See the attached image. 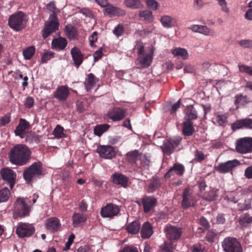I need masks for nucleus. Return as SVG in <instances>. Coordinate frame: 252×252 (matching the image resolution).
Wrapping results in <instances>:
<instances>
[{
	"mask_svg": "<svg viewBox=\"0 0 252 252\" xmlns=\"http://www.w3.org/2000/svg\"><path fill=\"white\" fill-rule=\"evenodd\" d=\"M31 149L26 145L16 144L12 147L8 153L10 162L17 166H23L30 161L31 158Z\"/></svg>",
	"mask_w": 252,
	"mask_h": 252,
	"instance_id": "1",
	"label": "nucleus"
},
{
	"mask_svg": "<svg viewBox=\"0 0 252 252\" xmlns=\"http://www.w3.org/2000/svg\"><path fill=\"white\" fill-rule=\"evenodd\" d=\"M44 174L43 164L38 161L33 162L24 170L23 177L27 183H30L34 177H39Z\"/></svg>",
	"mask_w": 252,
	"mask_h": 252,
	"instance_id": "2",
	"label": "nucleus"
},
{
	"mask_svg": "<svg viewBox=\"0 0 252 252\" xmlns=\"http://www.w3.org/2000/svg\"><path fill=\"white\" fill-rule=\"evenodd\" d=\"M13 218H25L30 215L31 207L28 205L24 198H19L15 201L13 210Z\"/></svg>",
	"mask_w": 252,
	"mask_h": 252,
	"instance_id": "3",
	"label": "nucleus"
},
{
	"mask_svg": "<svg viewBox=\"0 0 252 252\" xmlns=\"http://www.w3.org/2000/svg\"><path fill=\"white\" fill-rule=\"evenodd\" d=\"M25 16L24 13L22 11L12 14L8 19L9 27L17 32L23 30L26 25Z\"/></svg>",
	"mask_w": 252,
	"mask_h": 252,
	"instance_id": "4",
	"label": "nucleus"
},
{
	"mask_svg": "<svg viewBox=\"0 0 252 252\" xmlns=\"http://www.w3.org/2000/svg\"><path fill=\"white\" fill-rule=\"evenodd\" d=\"M182 137L179 136L165 140L161 148L164 155L170 156L181 144Z\"/></svg>",
	"mask_w": 252,
	"mask_h": 252,
	"instance_id": "5",
	"label": "nucleus"
},
{
	"mask_svg": "<svg viewBox=\"0 0 252 252\" xmlns=\"http://www.w3.org/2000/svg\"><path fill=\"white\" fill-rule=\"evenodd\" d=\"M221 246L225 252H243V248L237 239L227 237L221 243Z\"/></svg>",
	"mask_w": 252,
	"mask_h": 252,
	"instance_id": "6",
	"label": "nucleus"
},
{
	"mask_svg": "<svg viewBox=\"0 0 252 252\" xmlns=\"http://www.w3.org/2000/svg\"><path fill=\"white\" fill-rule=\"evenodd\" d=\"M59 27V20L56 14H51L49 20L45 22V27L42 31L43 38L46 39L52 32H54L58 30Z\"/></svg>",
	"mask_w": 252,
	"mask_h": 252,
	"instance_id": "7",
	"label": "nucleus"
},
{
	"mask_svg": "<svg viewBox=\"0 0 252 252\" xmlns=\"http://www.w3.org/2000/svg\"><path fill=\"white\" fill-rule=\"evenodd\" d=\"M235 150L240 154H247L252 152V138L245 137L238 139L235 143Z\"/></svg>",
	"mask_w": 252,
	"mask_h": 252,
	"instance_id": "8",
	"label": "nucleus"
},
{
	"mask_svg": "<svg viewBox=\"0 0 252 252\" xmlns=\"http://www.w3.org/2000/svg\"><path fill=\"white\" fill-rule=\"evenodd\" d=\"M240 165V162L236 159L228 160L225 162L220 163L214 167V169L220 174L231 173L237 166Z\"/></svg>",
	"mask_w": 252,
	"mask_h": 252,
	"instance_id": "9",
	"label": "nucleus"
},
{
	"mask_svg": "<svg viewBox=\"0 0 252 252\" xmlns=\"http://www.w3.org/2000/svg\"><path fill=\"white\" fill-rule=\"evenodd\" d=\"M126 112V109L121 107H114L107 111L105 117L113 122L120 121L125 118Z\"/></svg>",
	"mask_w": 252,
	"mask_h": 252,
	"instance_id": "10",
	"label": "nucleus"
},
{
	"mask_svg": "<svg viewBox=\"0 0 252 252\" xmlns=\"http://www.w3.org/2000/svg\"><path fill=\"white\" fill-rule=\"evenodd\" d=\"M196 200L192 191L189 187L185 188L182 193V207L184 209L195 206Z\"/></svg>",
	"mask_w": 252,
	"mask_h": 252,
	"instance_id": "11",
	"label": "nucleus"
},
{
	"mask_svg": "<svg viewBox=\"0 0 252 252\" xmlns=\"http://www.w3.org/2000/svg\"><path fill=\"white\" fill-rule=\"evenodd\" d=\"M100 157L103 158L111 159L115 158L117 154L115 147L111 145H99L96 150Z\"/></svg>",
	"mask_w": 252,
	"mask_h": 252,
	"instance_id": "12",
	"label": "nucleus"
},
{
	"mask_svg": "<svg viewBox=\"0 0 252 252\" xmlns=\"http://www.w3.org/2000/svg\"><path fill=\"white\" fill-rule=\"evenodd\" d=\"M34 231L33 226L27 223L19 224L16 230V233L20 238L30 237L33 234Z\"/></svg>",
	"mask_w": 252,
	"mask_h": 252,
	"instance_id": "13",
	"label": "nucleus"
},
{
	"mask_svg": "<svg viewBox=\"0 0 252 252\" xmlns=\"http://www.w3.org/2000/svg\"><path fill=\"white\" fill-rule=\"evenodd\" d=\"M0 174L2 179L6 181V183L9 185L11 189H12L15 184L16 174L15 172L8 168H4L1 169Z\"/></svg>",
	"mask_w": 252,
	"mask_h": 252,
	"instance_id": "14",
	"label": "nucleus"
},
{
	"mask_svg": "<svg viewBox=\"0 0 252 252\" xmlns=\"http://www.w3.org/2000/svg\"><path fill=\"white\" fill-rule=\"evenodd\" d=\"M120 212L118 206L109 204L103 207L101 210V215L103 218H111L117 216Z\"/></svg>",
	"mask_w": 252,
	"mask_h": 252,
	"instance_id": "15",
	"label": "nucleus"
},
{
	"mask_svg": "<svg viewBox=\"0 0 252 252\" xmlns=\"http://www.w3.org/2000/svg\"><path fill=\"white\" fill-rule=\"evenodd\" d=\"M165 230L166 232L167 238L171 242L178 240L182 234L181 228L172 225L167 226Z\"/></svg>",
	"mask_w": 252,
	"mask_h": 252,
	"instance_id": "16",
	"label": "nucleus"
},
{
	"mask_svg": "<svg viewBox=\"0 0 252 252\" xmlns=\"http://www.w3.org/2000/svg\"><path fill=\"white\" fill-rule=\"evenodd\" d=\"M144 212L146 213L149 212L157 204V200L152 196H144L141 199Z\"/></svg>",
	"mask_w": 252,
	"mask_h": 252,
	"instance_id": "17",
	"label": "nucleus"
},
{
	"mask_svg": "<svg viewBox=\"0 0 252 252\" xmlns=\"http://www.w3.org/2000/svg\"><path fill=\"white\" fill-rule=\"evenodd\" d=\"M69 93L68 87L61 86L57 88L56 90L54 92L53 95L59 101H64L67 99Z\"/></svg>",
	"mask_w": 252,
	"mask_h": 252,
	"instance_id": "18",
	"label": "nucleus"
},
{
	"mask_svg": "<svg viewBox=\"0 0 252 252\" xmlns=\"http://www.w3.org/2000/svg\"><path fill=\"white\" fill-rule=\"evenodd\" d=\"M70 54L73 61V64L77 68H78L83 62L84 55L76 47H74L71 49Z\"/></svg>",
	"mask_w": 252,
	"mask_h": 252,
	"instance_id": "19",
	"label": "nucleus"
},
{
	"mask_svg": "<svg viewBox=\"0 0 252 252\" xmlns=\"http://www.w3.org/2000/svg\"><path fill=\"white\" fill-rule=\"evenodd\" d=\"M185 172V167L181 163H175L169 170L165 174V178H170L172 176L176 174L179 176H182Z\"/></svg>",
	"mask_w": 252,
	"mask_h": 252,
	"instance_id": "20",
	"label": "nucleus"
},
{
	"mask_svg": "<svg viewBox=\"0 0 252 252\" xmlns=\"http://www.w3.org/2000/svg\"><path fill=\"white\" fill-rule=\"evenodd\" d=\"M30 127V123L25 119L21 118L19 120V124L14 130L15 135L19 136L21 138H24L25 130L29 129Z\"/></svg>",
	"mask_w": 252,
	"mask_h": 252,
	"instance_id": "21",
	"label": "nucleus"
},
{
	"mask_svg": "<svg viewBox=\"0 0 252 252\" xmlns=\"http://www.w3.org/2000/svg\"><path fill=\"white\" fill-rule=\"evenodd\" d=\"M111 178L114 184L120 185L124 188L127 187L128 179L126 176L121 173H115L112 174Z\"/></svg>",
	"mask_w": 252,
	"mask_h": 252,
	"instance_id": "22",
	"label": "nucleus"
},
{
	"mask_svg": "<svg viewBox=\"0 0 252 252\" xmlns=\"http://www.w3.org/2000/svg\"><path fill=\"white\" fill-rule=\"evenodd\" d=\"M233 129L241 128H252V119L251 118H245L238 120L233 123L231 125Z\"/></svg>",
	"mask_w": 252,
	"mask_h": 252,
	"instance_id": "23",
	"label": "nucleus"
},
{
	"mask_svg": "<svg viewBox=\"0 0 252 252\" xmlns=\"http://www.w3.org/2000/svg\"><path fill=\"white\" fill-rule=\"evenodd\" d=\"M189 29L193 32H199L207 36H213L215 32L205 26L193 25L191 26Z\"/></svg>",
	"mask_w": 252,
	"mask_h": 252,
	"instance_id": "24",
	"label": "nucleus"
},
{
	"mask_svg": "<svg viewBox=\"0 0 252 252\" xmlns=\"http://www.w3.org/2000/svg\"><path fill=\"white\" fill-rule=\"evenodd\" d=\"M67 45V41L64 37H59L52 40V48L58 51L64 49Z\"/></svg>",
	"mask_w": 252,
	"mask_h": 252,
	"instance_id": "25",
	"label": "nucleus"
},
{
	"mask_svg": "<svg viewBox=\"0 0 252 252\" xmlns=\"http://www.w3.org/2000/svg\"><path fill=\"white\" fill-rule=\"evenodd\" d=\"M87 216L83 213H74L72 217V225L74 227L82 226L87 220Z\"/></svg>",
	"mask_w": 252,
	"mask_h": 252,
	"instance_id": "26",
	"label": "nucleus"
},
{
	"mask_svg": "<svg viewBox=\"0 0 252 252\" xmlns=\"http://www.w3.org/2000/svg\"><path fill=\"white\" fill-rule=\"evenodd\" d=\"M105 12L110 16H124L126 14V12L122 9L113 6L109 4L104 9Z\"/></svg>",
	"mask_w": 252,
	"mask_h": 252,
	"instance_id": "27",
	"label": "nucleus"
},
{
	"mask_svg": "<svg viewBox=\"0 0 252 252\" xmlns=\"http://www.w3.org/2000/svg\"><path fill=\"white\" fill-rule=\"evenodd\" d=\"M61 226L59 219L57 218H51L47 220L46 227L47 229L53 232H57Z\"/></svg>",
	"mask_w": 252,
	"mask_h": 252,
	"instance_id": "28",
	"label": "nucleus"
},
{
	"mask_svg": "<svg viewBox=\"0 0 252 252\" xmlns=\"http://www.w3.org/2000/svg\"><path fill=\"white\" fill-rule=\"evenodd\" d=\"M153 233V226L149 221L144 222L142 225L140 234L143 239H148Z\"/></svg>",
	"mask_w": 252,
	"mask_h": 252,
	"instance_id": "29",
	"label": "nucleus"
},
{
	"mask_svg": "<svg viewBox=\"0 0 252 252\" xmlns=\"http://www.w3.org/2000/svg\"><path fill=\"white\" fill-rule=\"evenodd\" d=\"M182 133L185 136H190L195 132L193 123L185 120L182 124Z\"/></svg>",
	"mask_w": 252,
	"mask_h": 252,
	"instance_id": "30",
	"label": "nucleus"
},
{
	"mask_svg": "<svg viewBox=\"0 0 252 252\" xmlns=\"http://www.w3.org/2000/svg\"><path fill=\"white\" fill-rule=\"evenodd\" d=\"M162 184L161 179L158 177H153L149 181V184L147 187V192L153 193L159 189Z\"/></svg>",
	"mask_w": 252,
	"mask_h": 252,
	"instance_id": "31",
	"label": "nucleus"
},
{
	"mask_svg": "<svg viewBox=\"0 0 252 252\" xmlns=\"http://www.w3.org/2000/svg\"><path fill=\"white\" fill-rule=\"evenodd\" d=\"M98 79L95 76V75L91 73H89L85 79L84 85L85 88L88 92L91 91L95 86L96 82Z\"/></svg>",
	"mask_w": 252,
	"mask_h": 252,
	"instance_id": "32",
	"label": "nucleus"
},
{
	"mask_svg": "<svg viewBox=\"0 0 252 252\" xmlns=\"http://www.w3.org/2000/svg\"><path fill=\"white\" fill-rule=\"evenodd\" d=\"M186 117L185 120L191 122L192 120L197 118V112L192 105L188 106L186 110Z\"/></svg>",
	"mask_w": 252,
	"mask_h": 252,
	"instance_id": "33",
	"label": "nucleus"
},
{
	"mask_svg": "<svg viewBox=\"0 0 252 252\" xmlns=\"http://www.w3.org/2000/svg\"><path fill=\"white\" fill-rule=\"evenodd\" d=\"M140 228V223L138 220L133 221L128 223L126 227L127 232L131 234L137 233Z\"/></svg>",
	"mask_w": 252,
	"mask_h": 252,
	"instance_id": "34",
	"label": "nucleus"
},
{
	"mask_svg": "<svg viewBox=\"0 0 252 252\" xmlns=\"http://www.w3.org/2000/svg\"><path fill=\"white\" fill-rule=\"evenodd\" d=\"M64 31L66 35L70 40L74 39L78 36L77 29L71 24H68L65 27Z\"/></svg>",
	"mask_w": 252,
	"mask_h": 252,
	"instance_id": "35",
	"label": "nucleus"
},
{
	"mask_svg": "<svg viewBox=\"0 0 252 252\" xmlns=\"http://www.w3.org/2000/svg\"><path fill=\"white\" fill-rule=\"evenodd\" d=\"M172 53L175 56L181 57L183 60H186L189 57L187 50L180 47L176 48L172 50Z\"/></svg>",
	"mask_w": 252,
	"mask_h": 252,
	"instance_id": "36",
	"label": "nucleus"
},
{
	"mask_svg": "<svg viewBox=\"0 0 252 252\" xmlns=\"http://www.w3.org/2000/svg\"><path fill=\"white\" fill-rule=\"evenodd\" d=\"M110 126L108 124L98 125L94 127V134L98 136H100L104 132L108 130Z\"/></svg>",
	"mask_w": 252,
	"mask_h": 252,
	"instance_id": "37",
	"label": "nucleus"
},
{
	"mask_svg": "<svg viewBox=\"0 0 252 252\" xmlns=\"http://www.w3.org/2000/svg\"><path fill=\"white\" fill-rule=\"evenodd\" d=\"M124 4L127 7L131 9H137L142 7L140 0H125Z\"/></svg>",
	"mask_w": 252,
	"mask_h": 252,
	"instance_id": "38",
	"label": "nucleus"
},
{
	"mask_svg": "<svg viewBox=\"0 0 252 252\" xmlns=\"http://www.w3.org/2000/svg\"><path fill=\"white\" fill-rule=\"evenodd\" d=\"M218 196L217 190L214 189H210L209 191L205 192L203 195V198L208 201L216 200Z\"/></svg>",
	"mask_w": 252,
	"mask_h": 252,
	"instance_id": "39",
	"label": "nucleus"
},
{
	"mask_svg": "<svg viewBox=\"0 0 252 252\" xmlns=\"http://www.w3.org/2000/svg\"><path fill=\"white\" fill-rule=\"evenodd\" d=\"M126 156L127 160L131 164H134L138 159L139 152L137 150H134L127 153Z\"/></svg>",
	"mask_w": 252,
	"mask_h": 252,
	"instance_id": "40",
	"label": "nucleus"
},
{
	"mask_svg": "<svg viewBox=\"0 0 252 252\" xmlns=\"http://www.w3.org/2000/svg\"><path fill=\"white\" fill-rule=\"evenodd\" d=\"M160 22L164 27L168 28L173 25L175 20L169 16L165 15L161 18Z\"/></svg>",
	"mask_w": 252,
	"mask_h": 252,
	"instance_id": "41",
	"label": "nucleus"
},
{
	"mask_svg": "<svg viewBox=\"0 0 252 252\" xmlns=\"http://www.w3.org/2000/svg\"><path fill=\"white\" fill-rule=\"evenodd\" d=\"M252 198H248L244 200L243 203L238 204V208L240 211L248 210L251 208Z\"/></svg>",
	"mask_w": 252,
	"mask_h": 252,
	"instance_id": "42",
	"label": "nucleus"
},
{
	"mask_svg": "<svg viewBox=\"0 0 252 252\" xmlns=\"http://www.w3.org/2000/svg\"><path fill=\"white\" fill-rule=\"evenodd\" d=\"M248 102V97L246 95H243L242 94H238L235 96V100L234 104L237 107H238L239 105H243L247 104Z\"/></svg>",
	"mask_w": 252,
	"mask_h": 252,
	"instance_id": "43",
	"label": "nucleus"
},
{
	"mask_svg": "<svg viewBox=\"0 0 252 252\" xmlns=\"http://www.w3.org/2000/svg\"><path fill=\"white\" fill-rule=\"evenodd\" d=\"M10 195L9 189L5 187L0 190V202H6Z\"/></svg>",
	"mask_w": 252,
	"mask_h": 252,
	"instance_id": "44",
	"label": "nucleus"
},
{
	"mask_svg": "<svg viewBox=\"0 0 252 252\" xmlns=\"http://www.w3.org/2000/svg\"><path fill=\"white\" fill-rule=\"evenodd\" d=\"M34 53L35 48L32 46L27 48L23 51L24 58L26 60H30L34 55Z\"/></svg>",
	"mask_w": 252,
	"mask_h": 252,
	"instance_id": "45",
	"label": "nucleus"
},
{
	"mask_svg": "<svg viewBox=\"0 0 252 252\" xmlns=\"http://www.w3.org/2000/svg\"><path fill=\"white\" fill-rule=\"evenodd\" d=\"M227 115L226 114H216V121L220 126H224L227 122Z\"/></svg>",
	"mask_w": 252,
	"mask_h": 252,
	"instance_id": "46",
	"label": "nucleus"
},
{
	"mask_svg": "<svg viewBox=\"0 0 252 252\" xmlns=\"http://www.w3.org/2000/svg\"><path fill=\"white\" fill-rule=\"evenodd\" d=\"M159 249L161 252H173V247L172 246V242L164 243L160 246Z\"/></svg>",
	"mask_w": 252,
	"mask_h": 252,
	"instance_id": "47",
	"label": "nucleus"
},
{
	"mask_svg": "<svg viewBox=\"0 0 252 252\" xmlns=\"http://www.w3.org/2000/svg\"><path fill=\"white\" fill-rule=\"evenodd\" d=\"M152 56L151 54H148L141 58L140 60V63L146 67H148L150 65L152 61Z\"/></svg>",
	"mask_w": 252,
	"mask_h": 252,
	"instance_id": "48",
	"label": "nucleus"
},
{
	"mask_svg": "<svg viewBox=\"0 0 252 252\" xmlns=\"http://www.w3.org/2000/svg\"><path fill=\"white\" fill-rule=\"evenodd\" d=\"M63 128L60 125H57L53 130L54 135L57 138H61L65 137L63 133Z\"/></svg>",
	"mask_w": 252,
	"mask_h": 252,
	"instance_id": "49",
	"label": "nucleus"
},
{
	"mask_svg": "<svg viewBox=\"0 0 252 252\" xmlns=\"http://www.w3.org/2000/svg\"><path fill=\"white\" fill-rule=\"evenodd\" d=\"M133 49L137 50V53L138 55L141 56L143 55L144 52V45L143 43L141 41H136Z\"/></svg>",
	"mask_w": 252,
	"mask_h": 252,
	"instance_id": "50",
	"label": "nucleus"
},
{
	"mask_svg": "<svg viewBox=\"0 0 252 252\" xmlns=\"http://www.w3.org/2000/svg\"><path fill=\"white\" fill-rule=\"evenodd\" d=\"M239 71L252 76V66L240 64L238 65Z\"/></svg>",
	"mask_w": 252,
	"mask_h": 252,
	"instance_id": "51",
	"label": "nucleus"
},
{
	"mask_svg": "<svg viewBox=\"0 0 252 252\" xmlns=\"http://www.w3.org/2000/svg\"><path fill=\"white\" fill-rule=\"evenodd\" d=\"M139 16L143 18L144 20L150 22L153 19L152 12L148 10L143 11L139 13Z\"/></svg>",
	"mask_w": 252,
	"mask_h": 252,
	"instance_id": "52",
	"label": "nucleus"
},
{
	"mask_svg": "<svg viewBox=\"0 0 252 252\" xmlns=\"http://www.w3.org/2000/svg\"><path fill=\"white\" fill-rule=\"evenodd\" d=\"M34 100L32 96H28L26 97L24 102L25 107L27 109H31L34 106Z\"/></svg>",
	"mask_w": 252,
	"mask_h": 252,
	"instance_id": "53",
	"label": "nucleus"
},
{
	"mask_svg": "<svg viewBox=\"0 0 252 252\" xmlns=\"http://www.w3.org/2000/svg\"><path fill=\"white\" fill-rule=\"evenodd\" d=\"M55 53L53 52L49 51L45 53L41 58L42 63H46L49 60L54 57Z\"/></svg>",
	"mask_w": 252,
	"mask_h": 252,
	"instance_id": "54",
	"label": "nucleus"
},
{
	"mask_svg": "<svg viewBox=\"0 0 252 252\" xmlns=\"http://www.w3.org/2000/svg\"><path fill=\"white\" fill-rule=\"evenodd\" d=\"M124 28L123 25L120 24L118 25L113 31V33L117 37H119L123 34Z\"/></svg>",
	"mask_w": 252,
	"mask_h": 252,
	"instance_id": "55",
	"label": "nucleus"
},
{
	"mask_svg": "<svg viewBox=\"0 0 252 252\" xmlns=\"http://www.w3.org/2000/svg\"><path fill=\"white\" fill-rule=\"evenodd\" d=\"M239 44L244 48H252V40L250 39L241 40Z\"/></svg>",
	"mask_w": 252,
	"mask_h": 252,
	"instance_id": "56",
	"label": "nucleus"
},
{
	"mask_svg": "<svg viewBox=\"0 0 252 252\" xmlns=\"http://www.w3.org/2000/svg\"><path fill=\"white\" fill-rule=\"evenodd\" d=\"M75 237V235L73 233H71L68 239L67 242L65 244V246L63 248L64 251H67L70 249V246L73 243L74 239Z\"/></svg>",
	"mask_w": 252,
	"mask_h": 252,
	"instance_id": "57",
	"label": "nucleus"
},
{
	"mask_svg": "<svg viewBox=\"0 0 252 252\" xmlns=\"http://www.w3.org/2000/svg\"><path fill=\"white\" fill-rule=\"evenodd\" d=\"M199 223L205 229H208L210 227L209 222L204 217L200 218Z\"/></svg>",
	"mask_w": 252,
	"mask_h": 252,
	"instance_id": "58",
	"label": "nucleus"
},
{
	"mask_svg": "<svg viewBox=\"0 0 252 252\" xmlns=\"http://www.w3.org/2000/svg\"><path fill=\"white\" fill-rule=\"evenodd\" d=\"M102 48H99V50L96 51L93 54L94 62H97L100 60L103 56Z\"/></svg>",
	"mask_w": 252,
	"mask_h": 252,
	"instance_id": "59",
	"label": "nucleus"
},
{
	"mask_svg": "<svg viewBox=\"0 0 252 252\" xmlns=\"http://www.w3.org/2000/svg\"><path fill=\"white\" fill-rule=\"evenodd\" d=\"M218 1L219 5L221 7V10L227 13L229 11V9L227 7V2L225 0H217Z\"/></svg>",
	"mask_w": 252,
	"mask_h": 252,
	"instance_id": "60",
	"label": "nucleus"
},
{
	"mask_svg": "<svg viewBox=\"0 0 252 252\" xmlns=\"http://www.w3.org/2000/svg\"><path fill=\"white\" fill-rule=\"evenodd\" d=\"M146 4L147 6L154 10L158 9V2L154 0H146Z\"/></svg>",
	"mask_w": 252,
	"mask_h": 252,
	"instance_id": "61",
	"label": "nucleus"
},
{
	"mask_svg": "<svg viewBox=\"0 0 252 252\" xmlns=\"http://www.w3.org/2000/svg\"><path fill=\"white\" fill-rule=\"evenodd\" d=\"M119 252H138L137 248L134 246H125Z\"/></svg>",
	"mask_w": 252,
	"mask_h": 252,
	"instance_id": "62",
	"label": "nucleus"
},
{
	"mask_svg": "<svg viewBox=\"0 0 252 252\" xmlns=\"http://www.w3.org/2000/svg\"><path fill=\"white\" fill-rule=\"evenodd\" d=\"M192 252H204V248L200 244H196L192 246L191 248Z\"/></svg>",
	"mask_w": 252,
	"mask_h": 252,
	"instance_id": "63",
	"label": "nucleus"
},
{
	"mask_svg": "<svg viewBox=\"0 0 252 252\" xmlns=\"http://www.w3.org/2000/svg\"><path fill=\"white\" fill-rule=\"evenodd\" d=\"M97 40V33L96 32H94L89 37L90 45L93 47L94 43Z\"/></svg>",
	"mask_w": 252,
	"mask_h": 252,
	"instance_id": "64",
	"label": "nucleus"
}]
</instances>
